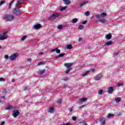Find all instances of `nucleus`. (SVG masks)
<instances>
[{"mask_svg":"<svg viewBox=\"0 0 125 125\" xmlns=\"http://www.w3.org/2000/svg\"><path fill=\"white\" fill-rule=\"evenodd\" d=\"M24 90H25V89H27V88H28V87L27 86L24 87Z\"/></svg>","mask_w":125,"mask_h":125,"instance_id":"obj_60","label":"nucleus"},{"mask_svg":"<svg viewBox=\"0 0 125 125\" xmlns=\"http://www.w3.org/2000/svg\"><path fill=\"white\" fill-rule=\"evenodd\" d=\"M38 66H40V65H44V62H40L38 63Z\"/></svg>","mask_w":125,"mask_h":125,"instance_id":"obj_38","label":"nucleus"},{"mask_svg":"<svg viewBox=\"0 0 125 125\" xmlns=\"http://www.w3.org/2000/svg\"><path fill=\"white\" fill-rule=\"evenodd\" d=\"M17 3L18 5H20V4H21V3H22L21 2V1L18 0L17 1Z\"/></svg>","mask_w":125,"mask_h":125,"instance_id":"obj_44","label":"nucleus"},{"mask_svg":"<svg viewBox=\"0 0 125 125\" xmlns=\"http://www.w3.org/2000/svg\"><path fill=\"white\" fill-rule=\"evenodd\" d=\"M103 93V90H100L98 91L99 94H102Z\"/></svg>","mask_w":125,"mask_h":125,"instance_id":"obj_43","label":"nucleus"},{"mask_svg":"<svg viewBox=\"0 0 125 125\" xmlns=\"http://www.w3.org/2000/svg\"><path fill=\"white\" fill-rule=\"evenodd\" d=\"M121 115H122V112H119L118 114V116H121Z\"/></svg>","mask_w":125,"mask_h":125,"instance_id":"obj_54","label":"nucleus"},{"mask_svg":"<svg viewBox=\"0 0 125 125\" xmlns=\"http://www.w3.org/2000/svg\"><path fill=\"white\" fill-rule=\"evenodd\" d=\"M61 125H71V123L68 122V123H67L66 124H62Z\"/></svg>","mask_w":125,"mask_h":125,"instance_id":"obj_47","label":"nucleus"},{"mask_svg":"<svg viewBox=\"0 0 125 125\" xmlns=\"http://www.w3.org/2000/svg\"><path fill=\"white\" fill-rule=\"evenodd\" d=\"M5 101V97L2 96L0 97V103H3Z\"/></svg>","mask_w":125,"mask_h":125,"instance_id":"obj_14","label":"nucleus"},{"mask_svg":"<svg viewBox=\"0 0 125 125\" xmlns=\"http://www.w3.org/2000/svg\"><path fill=\"white\" fill-rule=\"evenodd\" d=\"M8 91V90L6 89H4L2 90V93H4V94L7 93Z\"/></svg>","mask_w":125,"mask_h":125,"instance_id":"obj_26","label":"nucleus"},{"mask_svg":"<svg viewBox=\"0 0 125 125\" xmlns=\"http://www.w3.org/2000/svg\"><path fill=\"white\" fill-rule=\"evenodd\" d=\"M86 101V98H83L79 100V102L80 103H83V102H85Z\"/></svg>","mask_w":125,"mask_h":125,"instance_id":"obj_16","label":"nucleus"},{"mask_svg":"<svg viewBox=\"0 0 125 125\" xmlns=\"http://www.w3.org/2000/svg\"><path fill=\"white\" fill-rule=\"evenodd\" d=\"M72 119L73 121H76V120H77V117H76V116H73L72 118Z\"/></svg>","mask_w":125,"mask_h":125,"instance_id":"obj_45","label":"nucleus"},{"mask_svg":"<svg viewBox=\"0 0 125 125\" xmlns=\"http://www.w3.org/2000/svg\"><path fill=\"white\" fill-rule=\"evenodd\" d=\"M58 103H62V100H60L57 101Z\"/></svg>","mask_w":125,"mask_h":125,"instance_id":"obj_51","label":"nucleus"},{"mask_svg":"<svg viewBox=\"0 0 125 125\" xmlns=\"http://www.w3.org/2000/svg\"><path fill=\"white\" fill-rule=\"evenodd\" d=\"M84 14L85 16H88L89 15H90V13H89V11H86L84 12Z\"/></svg>","mask_w":125,"mask_h":125,"instance_id":"obj_27","label":"nucleus"},{"mask_svg":"<svg viewBox=\"0 0 125 125\" xmlns=\"http://www.w3.org/2000/svg\"><path fill=\"white\" fill-rule=\"evenodd\" d=\"M66 8H67V6L62 7L60 10L61 11H63V10H65Z\"/></svg>","mask_w":125,"mask_h":125,"instance_id":"obj_37","label":"nucleus"},{"mask_svg":"<svg viewBox=\"0 0 125 125\" xmlns=\"http://www.w3.org/2000/svg\"><path fill=\"white\" fill-rule=\"evenodd\" d=\"M62 28H63V26H62L61 25H58L57 26V29H58V30H61L62 29Z\"/></svg>","mask_w":125,"mask_h":125,"instance_id":"obj_30","label":"nucleus"},{"mask_svg":"<svg viewBox=\"0 0 125 125\" xmlns=\"http://www.w3.org/2000/svg\"><path fill=\"white\" fill-rule=\"evenodd\" d=\"M52 111H54V108L52 107H51L48 110V112L49 113V112H51Z\"/></svg>","mask_w":125,"mask_h":125,"instance_id":"obj_23","label":"nucleus"},{"mask_svg":"<svg viewBox=\"0 0 125 125\" xmlns=\"http://www.w3.org/2000/svg\"><path fill=\"white\" fill-rule=\"evenodd\" d=\"M56 53H60V50L58 49L57 48H56Z\"/></svg>","mask_w":125,"mask_h":125,"instance_id":"obj_39","label":"nucleus"},{"mask_svg":"<svg viewBox=\"0 0 125 125\" xmlns=\"http://www.w3.org/2000/svg\"><path fill=\"white\" fill-rule=\"evenodd\" d=\"M0 82H5V79H3V78H0Z\"/></svg>","mask_w":125,"mask_h":125,"instance_id":"obj_41","label":"nucleus"},{"mask_svg":"<svg viewBox=\"0 0 125 125\" xmlns=\"http://www.w3.org/2000/svg\"><path fill=\"white\" fill-rule=\"evenodd\" d=\"M10 109H12V107H11V105H8L7 108V110H10Z\"/></svg>","mask_w":125,"mask_h":125,"instance_id":"obj_42","label":"nucleus"},{"mask_svg":"<svg viewBox=\"0 0 125 125\" xmlns=\"http://www.w3.org/2000/svg\"><path fill=\"white\" fill-rule=\"evenodd\" d=\"M90 70L91 71V72H94V68H91Z\"/></svg>","mask_w":125,"mask_h":125,"instance_id":"obj_56","label":"nucleus"},{"mask_svg":"<svg viewBox=\"0 0 125 125\" xmlns=\"http://www.w3.org/2000/svg\"><path fill=\"white\" fill-rule=\"evenodd\" d=\"M79 124L80 125H83L84 124V121L82 120V121H80V122H79Z\"/></svg>","mask_w":125,"mask_h":125,"instance_id":"obj_35","label":"nucleus"},{"mask_svg":"<svg viewBox=\"0 0 125 125\" xmlns=\"http://www.w3.org/2000/svg\"><path fill=\"white\" fill-rule=\"evenodd\" d=\"M18 56V53H16L14 54H13L12 56L9 57V58L11 59V60H15L16 59V57Z\"/></svg>","mask_w":125,"mask_h":125,"instance_id":"obj_7","label":"nucleus"},{"mask_svg":"<svg viewBox=\"0 0 125 125\" xmlns=\"http://www.w3.org/2000/svg\"><path fill=\"white\" fill-rule=\"evenodd\" d=\"M59 57H59V56H57V57H56V59H57L58 58H59Z\"/></svg>","mask_w":125,"mask_h":125,"instance_id":"obj_62","label":"nucleus"},{"mask_svg":"<svg viewBox=\"0 0 125 125\" xmlns=\"http://www.w3.org/2000/svg\"><path fill=\"white\" fill-rule=\"evenodd\" d=\"M124 84L123 83H120L117 84V86H123Z\"/></svg>","mask_w":125,"mask_h":125,"instance_id":"obj_40","label":"nucleus"},{"mask_svg":"<svg viewBox=\"0 0 125 125\" xmlns=\"http://www.w3.org/2000/svg\"><path fill=\"white\" fill-rule=\"evenodd\" d=\"M45 69H39L37 71V74L38 75H42L43 74H44L45 73Z\"/></svg>","mask_w":125,"mask_h":125,"instance_id":"obj_9","label":"nucleus"},{"mask_svg":"<svg viewBox=\"0 0 125 125\" xmlns=\"http://www.w3.org/2000/svg\"><path fill=\"white\" fill-rule=\"evenodd\" d=\"M85 3H87V1H84V2H81L80 5V7H82V6H83V5H84Z\"/></svg>","mask_w":125,"mask_h":125,"instance_id":"obj_22","label":"nucleus"},{"mask_svg":"<svg viewBox=\"0 0 125 125\" xmlns=\"http://www.w3.org/2000/svg\"><path fill=\"white\" fill-rule=\"evenodd\" d=\"M78 21H79V20L77 18H75V19H72V23H73V24H75V23H77V22H78Z\"/></svg>","mask_w":125,"mask_h":125,"instance_id":"obj_18","label":"nucleus"},{"mask_svg":"<svg viewBox=\"0 0 125 125\" xmlns=\"http://www.w3.org/2000/svg\"><path fill=\"white\" fill-rule=\"evenodd\" d=\"M96 18H98V19H99V18H100V15H97L96 16Z\"/></svg>","mask_w":125,"mask_h":125,"instance_id":"obj_50","label":"nucleus"},{"mask_svg":"<svg viewBox=\"0 0 125 125\" xmlns=\"http://www.w3.org/2000/svg\"><path fill=\"white\" fill-rule=\"evenodd\" d=\"M22 11L20 10V8H16L13 10V13L16 14L17 16L21 15V13Z\"/></svg>","mask_w":125,"mask_h":125,"instance_id":"obj_3","label":"nucleus"},{"mask_svg":"<svg viewBox=\"0 0 125 125\" xmlns=\"http://www.w3.org/2000/svg\"><path fill=\"white\" fill-rule=\"evenodd\" d=\"M4 125V122H2L1 123L0 125Z\"/></svg>","mask_w":125,"mask_h":125,"instance_id":"obj_58","label":"nucleus"},{"mask_svg":"<svg viewBox=\"0 0 125 125\" xmlns=\"http://www.w3.org/2000/svg\"><path fill=\"white\" fill-rule=\"evenodd\" d=\"M4 58H5V59H8V58H9V56H8V55H5L4 56Z\"/></svg>","mask_w":125,"mask_h":125,"instance_id":"obj_46","label":"nucleus"},{"mask_svg":"<svg viewBox=\"0 0 125 125\" xmlns=\"http://www.w3.org/2000/svg\"><path fill=\"white\" fill-rule=\"evenodd\" d=\"M73 48V46L71 44H67L65 47V49H72Z\"/></svg>","mask_w":125,"mask_h":125,"instance_id":"obj_15","label":"nucleus"},{"mask_svg":"<svg viewBox=\"0 0 125 125\" xmlns=\"http://www.w3.org/2000/svg\"><path fill=\"white\" fill-rule=\"evenodd\" d=\"M107 117L108 118H113V117H114V114H108Z\"/></svg>","mask_w":125,"mask_h":125,"instance_id":"obj_28","label":"nucleus"},{"mask_svg":"<svg viewBox=\"0 0 125 125\" xmlns=\"http://www.w3.org/2000/svg\"><path fill=\"white\" fill-rule=\"evenodd\" d=\"M105 16H107V14H106V13H103L101 15V17H105Z\"/></svg>","mask_w":125,"mask_h":125,"instance_id":"obj_25","label":"nucleus"},{"mask_svg":"<svg viewBox=\"0 0 125 125\" xmlns=\"http://www.w3.org/2000/svg\"><path fill=\"white\" fill-rule=\"evenodd\" d=\"M3 3H5V0H1L0 2V6L2 5V4H3Z\"/></svg>","mask_w":125,"mask_h":125,"instance_id":"obj_33","label":"nucleus"},{"mask_svg":"<svg viewBox=\"0 0 125 125\" xmlns=\"http://www.w3.org/2000/svg\"><path fill=\"white\" fill-rule=\"evenodd\" d=\"M105 38L106 40H111V39H112V34H111V33H109V34L106 35Z\"/></svg>","mask_w":125,"mask_h":125,"instance_id":"obj_12","label":"nucleus"},{"mask_svg":"<svg viewBox=\"0 0 125 125\" xmlns=\"http://www.w3.org/2000/svg\"><path fill=\"white\" fill-rule=\"evenodd\" d=\"M73 108H74V107L72 106V108L70 109L69 112H72V111H73Z\"/></svg>","mask_w":125,"mask_h":125,"instance_id":"obj_52","label":"nucleus"},{"mask_svg":"<svg viewBox=\"0 0 125 125\" xmlns=\"http://www.w3.org/2000/svg\"><path fill=\"white\" fill-rule=\"evenodd\" d=\"M12 83H15V79H13L12 80Z\"/></svg>","mask_w":125,"mask_h":125,"instance_id":"obj_57","label":"nucleus"},{"mask_svg":"<svg viewBox=\"0 0 125 125\" xmlns=\"http://www.w3.org/2000/svg\"><path fill=\"white\" fill-rule=\"evenodd\" d=\"M12 3H14V0H12V1L10 3L8 9H10V8H11V7L12 6Z\"/></svg>","mask_w":125,"mask_h":125,"instance_id":"obj_19","label":"nucleus"},{"mask_svg":"<svg viewBox=\"0 0 125 125\" xmlns=\"http://www.w3.org/2000/svg\"><path fill=\"white\" fill-rule=\"evenodd\" d=\"M64 2V4H66V5H68V4H69L70 3V0H62Z\"/></svg>","mask_w":125,"mask_h":125,"instance_id":"obj_21","label":"nucleus"},{"mask_svg":"<svg viewBox=\"0 0 125 125\" xmlns=\"http://www.w3.org/2000/svg\"><path fill=\"white\" fill-rule=\"evenodd\" d=\"M73 66L72 63H64V66L67 68V69L66 70L65 73V74H68L71 70H72V68L71 67Z\"/></svg>","mask_w":125,"mask_h":125,"instance_id":"obj_1","label":"nucleus"},{"mask_svg":"<svg viewBox=\"0 0 125 125\" xmlns=\"http://www.w3.org/2000/svg\"><path fill=\"white\" fill-rule=\"evenodd\" d=\"M8 31H6L3 32L2 35H0V41H4V40H6L7 38H8V35H7V33Z\"/></svg>","mask_w":125,"mask_h":125,"instance_id":"obj_2","label":"nucleus"},{"mask_svg":"<svg viewBox=\"0 0 125 125\" xmlns=\"http://www.w3.org/2000/svg\"><path fill=\"white\" fill-rule=\"evenodd\" d=\"M121 97H117L115 98V102L117 103H119V102L121 101Z\"/></svg>","mask_w":125,"mask_h":125,"instance_id":"obj_20","label":"nucleus"},{"mask_svg":"<svg viewBox=\"0 0 125 125\" xmlns=\"http://www.w3.org/2000/svg\"><path fill=\"white\" fill-rule=\"evenodd\" d=\"M100 122L101 125H105L106 121L104 118H100Z\"/></svg>","mask_w":125,"mask_h":125,"instance_id":"obj_11","label":"nucleus"},{"mask_svg":"<svg viewBox=\"0 0 125 125\" xmlns=\"http://www.w3.org/2000/svg\"><path fill=\"white\" fill-rule=\"evenodd\" d=\"M63 56H65V53H61L59 55V57H63Z\"/></svg>","mask_w":125,"mask_h":125,"instance_id":"obj_34","label":"nucleus"},{"mask_svg":"<svg viewBox=\"0 0 125 125\" xmlns=\"http://www.w3.org/2000/svg\"><path fill=\"white\" fill-rule=\"evenodd\" d=\"M19 115H20V112L18 110H14L12 113V115L13 116L14 118H17Z\"/></svg>","mask_w":125,"mask_h":125,"instance_id":"obj_6","label":"nucleus"},{"mask_svg":"<svg viewBox=\"0 0 125 125\" xmlns=\"http://www.w3.org/2000/svg\"><path fill=\"white\" fill-rule=\"evenodd\" d=\"M39 54H40V55H42V54H43V53H42V52H40V53H39Z\"/></svg>","mask_w":125,"mask_h":125,"instance_id":"obj_61","label":"nucleus"},{"mask_svg":"<svg viewBox=\"0 0 125 125\" xmlns=\"http://www.w3.org/2000/svg\"><path fill=\"white\" fill-rule=\"evenodd\" d=\"M60 16V13H54L51 17H50L49 20L52 21L55 20V19H56V18H58V17H59Z\"/></svg>","mask_w":125,"mask_h":125,"instance_id":"obj_5","label":"nucleus"},{"mask_svg":"<svg viewBox=\"0 0 125 125\" xmlns=\"http://www.w3.org/2000/svg\"><path fill=\"white\" fill-rule=\"evenodd\" d=\"M34 27L35 29H41V28H42V25L39 23L38 24H35Z\"/></svg>","mask_w":125,"mask_h":125,"instance_id":"obj_10","label":"nucleus"},{"mask_svg":"<svg viewBox=\"0 0 125 125\" xmlns=\"http://www.w3.org/2000/svg\"><path fill=\"white\" fill-rule=\"evenodd\" d=\"M84 107V105H83L79 107V108H83Z\"/></svg>","mask_w":125,"mask_h":125,"instance_id":"obj_59","label":"nucleus"},{"mask_svg":"<svg viewBox=\"0 0 125 125\" xmlns=\"http://www.w3.org/2000/svg\"><path fill=\"white\" fill-rule=\"evenodd\" d=\"M53 51H56V49H53L51 50V52H53Z\"/></svg>","mask_w":125,"mask_h":125,"instance_id":"obj_53","label":"nucleus"},{"mask_svg":"<svg viewBox=\"0 0 125 125\" xmlns=\"http://www.w3.org/2000/svg\"><path fill=\"white\" fill-rule=\"evenodd\" d=\"M111 44H113V42H112L111 41H109L108 42H106L105 44H104V46H106L107 45H111Z\"/></svg>","mask_w":125,"mask_h":125,"instance_id":"obj_17","label":"nucleus"},{"mask_svg":"<svg viewBox=\"0 0 125 125\" xmlns=\"http://www.w3.org/2000/svg\"><path fill=\"white\" fill-rule=\"evenodd\" d=\"M107 92H108L109 94H112L113 93V91H114V87H109L108 88L107 90Z\"/></svg>","mask_w":125,"mask_h":125,"instance_id":"obj_8","label":"nucleus"},{"mask_svg":"<svg viewBox=\"0 0 125 125\" xmlns=\"http://www.w3.org/2000/svg\"><path fill=\"white\" fill-rule=\"evenodd\" d=\"M86 23H87V21H85L82 22V24H83V25L86 24Z\"/></svg>","mask_w":125,"mask_h":125,"instance_id":"obj_48","label":"nucleus"},{"mask_svg":"<svg viewBox=\"0 0 125 125\" xmlns=\"http://www.w3.org/2000/svg\"><path fill=\"white\" fill-rule=\"evenodd\" d=\"M82 40H83V38H79V42H81V41H82Z\"/></svg>","mask_w":125,"mask_h":125,"instance_id":"obj_55","label":"nucleus"},{"mask_svg":"<svg viewBox=\"0 0 125 125\" xmlns=\"http://www.w3.org/2000/svg\"><path fill=\"white\" fill-rule=\"evenodd\" d=\"M1 48V46L0 45V49Z\"/></svg>","mask_w":125,"mask_h":125,"instance_id":"obj_64","label":"nucleus"},{"mask_svg":"<svg viewBox=\"0 0 125 125\" xmlns=\"http://www.w3.org/2000/svg\"><path fill=\"white\" fill-rule=\"evenodd\" d=\"M28 62H31L32 61V59L31 58H28L27 60Z\"/></svg>","mask_w":125,"mask_h":125,"instance_id":"obj_49","label":"nucleus"},{"mask_svg":"<svg viewBox=\"0 0 125 125\" xmlns=\"http://www.w3.org/2000/svg\"><path fill=\"white\" fill-rule=\"evenodd\" d=\"M6 21H13L14 20V16L12 15H6L5 17Z\"/></svg>","mask_w":125,"mask_h":125,"instance_id":"obj_4","label":"nucleus"},{"mask_svg":"<svg viewBox=\"0 0 125 125\" xmlns=\"http://www.w3.org/2000/svg\"><path fill=\"white\" fill-rule=\"evenodd\" d=\"M87 74H88V71H87L85 73L83 74L82 76V77H85V76H87Z\"/></svg>","mask_w":125,"mask_h":125,"instance_id":"obj_31","label":"nucleus"},{"mask_svg":"<svg viewBox=\"0 0 125 125\" xmlns=\"http://www.w3.org/2000/svg\"><path fill=\"white\" fill-rule=\"evenodd\" d=\"M100 22L101 23H105V22H106V20L103 19L100 20Z\"/></svg>","mask_w":125,"mask_h":125,"instance_id":"obj_29","label":"nucleus"},{"mask_svg":"<svg viewBox=\"0 0 125 125\" xmlns=\"http://www.w3.org/2000/svg\"><path fill=\"white\" fill-rule=\"evenodd\" d=\"M63 81H64V82H68V81H69V78L65 77V78H63Z\"/></svg>","mask_w":125,"mask_h":125,"instance_id":"obj_32","label":"nucleus"},{"mask_svg":"<svg viewBox=\"0 0 125 125\" xmlns=\"http://www.w3.org/2000/svg\"><path fill=\"white\" fill-rule=\"evenodd\" d=\"M79 30H83L84 27L83 25H80L78 26Z\"/></svg>","mask_w":125,"mask_h":125,"instance_id":"obj_24","label":"nucleus"},{"mask_svg":"<svg viewBox=\"0 0 125 125\" xmlns=\"http://www.w3.org/2000/svg\"><path fill=\"white\" fill-rule=\"evenodd\" d=\"M101 78H102V75H101V74H99L95 78V81H99Z\"/></svg>","mask_w":125,"mask_h":125,"instance_id":"obj_13","label":"nucleus"},{"mask_svg":"<svg viewBox=\"0 0 125 125\" xmlns=\"http://www.w3.org/2000/svg\"><path fill=\"white\" fill-rule=\"evenodd\" d=\"M27 38V36H24L21 38V41H24L25 39Z\"/></svg>","mask_w":125,"mask_h":125,"instance_id":"obj_36","label":"nucleus"},{"mask_svg":"<svg viewBox=\"0 0 125 125\" xmlns=\"http://www.w3.org/2000/svg\"><path fill=\"white\" fill-rule=\"evenodd\" d=\"M18 5H18V4H17L16 5V6H15L16 7H17V6H18Z\"/></svg>","mask_w":125,"mask_h":125,"instance_id":"obj_63","label":"nucleus"}]
</instances>
